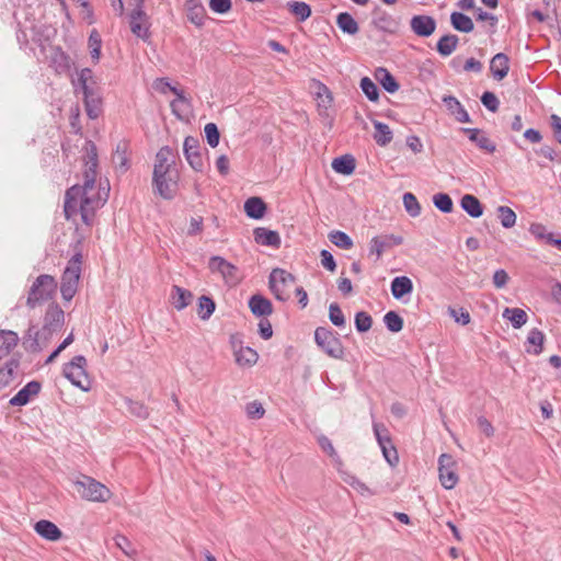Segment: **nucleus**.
Listing matches in <instances>:
<instances>
[{"label": "nucleus", "mask_w": 561, "mask_h": 561, "mask_svg": "<svg viewBox=\"0 0 561 561\" xmlns=\"http://www.w3.org/2000/svg\"><path fill=\"white\" fill-rule=\"evenodd\" d=\"M98 153L94 144L89 142L87 148V160L84 170L83 185H73L67 190L65 195L64 211L67 219L72 218L78 213L84 224H89L95 209L103 206L108 196V190L104 191V196L95 192V179L98 174Z\"/></svg>", "instance_id": "f257e3e1"}, {"label": "nucleus", "mask_w": 561, "mask_h": 561, "mask_svg": "<svg viewBox=\"0 0 561 561\" xmlns=\"http://www.w3.org/2000/svg\"><path fill=\"white\" fill-rule=\"evenodd\" d=\"M73 486L81 499L85 501L105 503L112 496V492L106 485L85 474H81L75 480Z\"/></svg>", "instance_id": "f03ea898"}, {"label": "nucleus", "mask_w": 561, "mask_h": 561, "mask_svg": "<svg viewBox=\"0 0 561 561\" xmlns=\"http://www.w3.org/2000/svg\"><path fill=\"white\" fill-rule=\"evenodd\" d=\"M82 255L76 253L69 261L61 276L60 293L66 301H70L77 293L81 274Z\"/></svg>", "instance_id": "7ed1b4c3"}, {"label": "nucleus", "mask_w": 561, "mask_h": 561, "mask_svg": "<svg viewBox=\"0 0 561 561\" xmlns=\"http://www.w3.org/2000/svg\"><path fill=\"white\" fill-rule=\"evenodd\" d=\"M57 289V282L51 275L42 274L33 283L26 305L30 308H35L37 304L46 301L51 298Z\"/></svg>", "instance_id": "20e7f679"}, {"label": "nucleus", "mask_w": 561, "mask_h": 561, "mask_svg": "<svg viewBox=\"0 0 561 561\" xmlns=\"http://www.w3.org/2000/svg\"><path fill=\"white\" fill-rule=\"evenodd\" d=\"M316 344L329 356L335 359L344 357V347L337 334L329 328L319 327L314 331Z\"/></svg>", "instance_id": "39448f33"}, {"label": "nucleus", "mask_w": 561, "mask_h": 561, "mask_svg": "<svg viewBox=\"0 0 561 561\" xmlns=\"http://www.w3.org/2000/svg\"><path fill=\"white\" fill-rule=\"evenodd\" d=\"M295 284V277L282 268H274L268 277V286L274 297L279 301H286L290 297V288Z\"/></svg>", "instance_id": "423d86ee"}, {"label": "nucleus", "mask_w": 561, "mask_h": 561, "mask_svg": "<svg viewBox=\"0 0 561 561\" xmlns=\"http://www.w3.org/2000/svg\"><path fill=\"white\" fill-rule=\"evenodd\" d=\"M85 357L77 355L64 367V376L70 380L73 386L82 389L83 391H88L90 389V380L85 371Z\"/></svg>", "instance_id": "0eeeda50"}, {"label": "nucleus", "mask_w": 561, "mask_h": 561, "mask_svg": "<svg viewBox=\"0 0 561 561\" xmlns=\"http://www.w3.org/2000/svg\"><path fill=\"white\" fill-rule=\"evenodd\" d=\"M178 180L179 174L176 170L153 174V192L163 199H173L178 192Z\"/></svg>", "instance_id": "6e6552de"}, {"label": "nucleus", "mask_w": 561, "mask_h": 561, "mask_svg": "<svg viewBox=\"0 0 561 561\" xmlns=\"http://www.w3.org/2000/svg\"><path fill=\"white\" fill-rule=\"evenodd\" d=\"M144 1L137 0L136 7L129 14V26L136 37L147 41L150 37L149 28L151 24L149 15L144 10Z\"/></svg>", "instance_id": "1a4fd4ad"}, {"label": "nucleus", "mask_w": 561, "mask_h": 561, "mask_svg": "<svg viewBox=\"0 0 561 561\" xmlns=\"http://www.w3.org/2000/svg\"><path fill=\"white\" fill-rule=\"evenodd\" d=\"M373 430L385 459L391 467H394L399 462V456L391 442L389 431L383 424L377 422L373 423Z\"/></svg>", "instance_id": "9d476101"}, {"label": "nucleus", "mask_w": 561, "mask_h": 561, "mask_svg": "<svg viewBox=\"0 0 561 561\" xmlns=\"http://www.w3.org/2000/svg\"><path fill=\"white\" fill-rule=\"evenodd\" d=\"M457 462L449 454H442L438 458L439 481L444 489L451 490L458 483L456 472Z\"/></svg>", "instance_id": "9b49d317"}, {"label": "nucleus", "mask_w": 561, "mask_h": 561, "mask_svg": "<svg viewBox=\"0 0 561 561\" xmlns=\"http://www.w3.org/2000/svg\"><path fill=\"white\" fill-rule=\"evenodd\" d=\"M75 93H81L82 96L100 92L98 79L94 77L90 68H82L77 71V78L72 79Z\"/></svg>", "instance_id": "f8f14e48"}, {"label": "nucleus", "mask_w": 561, "mask_h": 561, "mask_svg": "<svg viewBox=\"0 0 561 561\" xmlns=\"http://www.w3.org/2000/svg\"><path fill=\"white\" fill-rule=\"evenodd\" d=\"M65 322V312L58 305H50L45 313L42 334L51 339L53 334L58 332Z\"/></svg>", "instance_id": "ddd939ff"}, {"label": "nucleus", "mask_w": 561, "mask_h": 561, "mask_svg": "<svg viewBox=\"0 0 561 561\" xmlns=\"http://www.w3.org/2000/svg\"><path fill=\"white\" fill-rule=\"evenodd\" d=\"M184 156L188 164L195 171H203L204 161L201 153V145L197 138L187 136L183 144Z\"/></svg>", "instance_id": "4468645a"}, {"label": "nucleus", "mask_w": 561, "mask_h": 561, "mask_svg": "<svg viewBox=\"0 0 561 561\" xmlns=\"http://www.w3.org/2000/svg\"><path fill=\"white\" fill-rule=\"evenodd\" d=\"M403 243V238L396 234H382L374 237L369 242V254L376 255V260H379L382 253L394 245Z\"/></svg>", "instance_id": "2eb2a0df"}, {"label": "nucleus", "mask_w": 561, "mask_h": 561, "mask_svg": "<svg viewBox=\"0 0 561 561\" xmlns=\"http://www.w3.org/2000/svg\"><path fill=\"white\" fill-rule=\"evenodd\" d=\"M20 355L12 356L0 367V389L5 388L20 376Z\"/></svg>", "instance_id": "dca6fc26"}, {"label": "nucleus", "mask_w": 561, "mask_h": 561, "mask_svg": "<svg viewBox=\"0 0 561 561\" xmlns=\"http://www.w3.org/2000/svg\"><path fill=\"white\" fill-rule=\"evenodd\" d=\"M165 87L175 95V99L171 101L170 106L172 113L179 117L183 118L191 111V102L184 95L183 90L178 89L176 87H172L169 82H164Z\"/></svg>", "instance_id": "f3484780"}, {"label": "nucleus", "mask_w": 561, "mask_h": 561, "mask_svg": "<svg viewBox=\"0 0 561 561\" xmlns=\"http://www.w3.org/2000/svg\"><path fill=\"white\" fill-rule=\"evenodd\" d=\"M42 389L39 381L32 380L27 382L14 397L9 401L12 407L26 405Z\"/></svg>", "instance_id": "a211bd4d"}, {"label": "nucleus", "mask_w": 561, "mask_h": 561, "mask_svg": "<svg viewBox=\"0 0 561 561\" xmlns=\"http://www.w3.org/2000/svg\"><path fill=\"white\" fill-rule=\"evenodd\" d=\"M410 26L417 36L428 37L436 28V21L430 15H414L410 21Z\"/></svg>", "instance_id": "6ab92c4d"}, {"label": "nucleus", "mask_w": 561, "mask_h": 561, "mask_svg": "<svg viewBox=\"0 0 561 561\" xmlns=\"http://www.w3.org/2000/svg\"><path fill=\"white\" fill-rule=\"evenodd\" d=\"M39 335H43L42 329L37 330L35 327L28 328L26 335L23 337V346L27 352L38 353L48 345L50 339L45 335V341L41 342Z\"/></svg>", "instance_id": "aec40b11"}, {"label": "nucleus", "mask_w": 561, "mask_h": 561, "mask_svg": "<svg viewBox=\"0 0 561 561\" xmlns=\"http://www.w3.org/2000/svg\"><path fill=\"white\" fill-rule=\"evenodd\" d=\"M174 163L173 151L170 147H162L156 154V162L153 167V174L167 173L173 170L172 164Z\"/></svg>", "instance_id": "412c9836"}, {"label": "nucleus", "mask_w": 561, "mask_h": 561, "mask_svg": "<svg viewBox=\"0 0 561 561\" xmlns=\"http://www.w3.org/2000/svg\"><path fill=\"white\" fill-rule=\"evenodd\" d=\"M461 130L468 136L469 140L474 142L480 149L485 150L489 153H493L495 151V144L480 129L462 128Z\"/></svg>", "instance_id": "4be33fe9"}, {"label": "nucleus", "mask_w": 561, "mask_h": 561, "mask_svg": "<svg viewBox=\"0 0 561 561\" xmlns=\"http://www.w3.org/2000/svg\"><path fill=\"white\" fill-rule=\"evenodd\" d=\"M447 111L458 121L459 123H470V116L462 104L453 95H445L443 98Z\"/></svg>", "instance_id": "5701e85b"}, {"label": "nucleus", "mask_w": 561, "mask_h": 561, "mask_svg": "<svg viewBox=\"0 0 561 561\" xmlns=\"http://www.w3.org/2000/svg\"><path fill=\"white\" fill-rule=\"evenodd\" d=\"M34 529L41 537L49 541H57L62 537L61 530L50 520H38L34 525Z\"/></svg>", "instance_id": "b1692460"}, {"label": "nucleus", "mask_w": 561, "mask_h": 561, "mask_svg": "<svg viewBox=\"0 0 561 561\" xmlns=\"http://www.w3.org/2000/svg\"><path fill=\"white\" fill-rule=\"evenodd\" d=\"M254 240L261 245L279 248L280 237L277 231L267 228L259 227L253 231Z\"/></svg>", "instance_id": "393cba45"}, {"label": "nucleus", "mask_w": 561, "mask_h": 561, "mask_svg": "<svg viewBox=\"0 0 561 561\" xmlns=\"http://www.w3.org/2000/svg\"><path fill=\"white\" fill-rule=\"evenodd\" d=\"M490 70L492 72V76L495 80H502L504 79L508 71H510V59L508 57L503 54L499 53L496 54L490 62Z\"/></svg>", "instance_id": "a878e982"}, {"label": "nucleus", "mask_w": 561, "mask_h": 561, "mask_svg": "<svg viewBox=\"0 0 561 561\" xmlns=\"http://www.w3.org/2000/svg\"><path fill=\"white\" fill-rule=\"evenodd\" d=\"M249 308L256 317H267L273 312L272 302L262 295H253L249 299Z\"/></svg>", "instance_id": "bb28decb"}, {"label": "nucleus", "mask_w": 561, "mask_h": 561, "mask_svg": "<svg viewBox=\"0 0 561 561\" xmlns=\"http://www.w3.org/2000/svg\"><path fill=\"white\" fill-rule=\"evenodd\" d=\"M208 266L211 272L220 273L224 278H233L237 271L234 265L218 255L209 259Z\"/></svg>", "instance_id": "cd10ccee"}, {"label": "nucleus", "mask_w": 561, "mask_h": 561, "mask_svg": "<svg viewBox=\"0 0 561 561\" xmlns=\"http://www.w3.org/2000/svg\"><path fill=\"white\" fill-rule=\"evenodd\" d=\"M193 300V294L188 289L182 288L178 285L172 287L171 302L173 307L181 311L186 308Z\"/></svg>", "instance_id": "c85d7f7f"}, {"label": "nucleus", "mask_w": 561, "mask_h": 561, "mask_svg": "<svg viewBox=\"0 0 561 561\" xmlns=\"http://www.w3.org/2000/svg\"><path fill=\"white\" fill-rule=\"evenodd\" d=\"M83 103L89 118L95 119L101 115L103 106L101 92L83 96Z\"/></svg>", "instance_id": "c756f323"}, {"label": "nucleus", "mask_w": 561, "mask_h": 561, "mask_svg": "<svg viewBox=\"0 0 561 561\" xmlns=\"http://www.w3.org/2000/svg\"><path fill=\"white\" fill-rule=\"evenodd\" d=\"M545 334L539 329H533L529 331L526 340V352L534 355H539L543 348Z\"/></svg>", "instance_id": "7c9ffc66"}, {"label": "nucleus", "mask_w": 561, "mask_h": 561, "mask_svg": "<svg viewBox=\"0 0 561 561\" xmlns=\"http://www.w3.org/2000/svg\"><path fill=\"white\" fill-rule=\"evenodd\" d=\"M19 343V336L10 330H0V359L8 356Z\"/></svg>", "instance_id": "2f4dec72"}, {"label": "nucleus", "mask_w": 561, "mask_h": 561, "mask_svg": "<svg viewBox=\"0 0 561 561\" xmlns=\"http://www.w3.org/2000/svg\"><path fill=\"white\" fill-rule=\"evenodd\" d=\"M412 290L413 283L408 276H397L391 282V294L396 299H401Z\"/></svg>", "instance_id": "473e14b6"}, {"label": "nucleus", "mask_w": 561, "mask_h": 561, "mask_svg": "<svg viewBox=\"0 0 561 561\" xmlns=\"http://www.w3.org/2000/svg\"><path fill=\"white\" fill-rule=\"evenodd\" d=\"M460 206L472 218H479L483 215V206L474 195H463L460 199Z\"/></svg>", "instance_id": "72a5a7b5"}, {"label": "nucleus", "mask_w": 561, "mask_h": 561, "mask_svg": "<svg viewBox=\"0 0 561 561\" xmlns=\"http://www.w3.org/2000/svg\"><path fill=\"white\" fill-rule=\"evenodd\" d=\"M244 211L252 219H261L266 211V205L260 197H250L244 203Z\"/></svg>", "instance_id": "f704fd0d"}, {"label": "nucleus", "mask_w": 561, "mask_h": 561, "mask_svg": "<svg viewBox=\"0 0 561 561\" xmlns=\"http://www.w3.org/2000/svg\"><path fill=\"white\" fill-rule=\"evenodd\" d=\"M355 159L351 154H344L333 159L332 169L340 174L351 175L355 170Z\"/></svg>", "instance_id": "c9c22d12"}, {"label": "nucleus", "mask_w": 561, "mask_h": 561, "mask_svg": "<svg viewBox=\"0 0 561 561\" xmlns=\"http://www.w3.org/2000/svg\"><path fill=\"white\" fill-rule=\"evenodd\" d=\"M375 78L379 81L381 87L389 93H394L399 90V83L396 78L386 69L378 68L375 71Z\"/></svg>", "instance_id": "e433bc0d"}, {"label": "nucleus", "mask_w": 561, "mask_h": 561, "mask_svg": "<svg viewBox=\"0 0 561 561\" xmlns=\"http://www.w3.org/2000/svg\"><path fill=\"white\" fill-rule=\"evenodd\" d=\"M458 43L459 38L457 35L446 34L437 42L436 49L440 56L447 57L456 50Z\"/></svg>", "instance_id": "4c0bfd02"}, {"label": "nucleus", "mask_w": 561, "mask_h": 561, "mask_svg": "<svg viewBox=\"0 0 561 561\" xmlns=\"http://www.w3.org/2000/svg\"><path fill=\"white\" fill-rule=\"evenodd\" d=\"M450 23L456 31L462 33H470L474 28L472 20L461 12H453Z\"/></svg>", "instance_id": "58836bf2"}, {"label": "nucleus", "mask_w": 561, "mask_h": 561, "mask_svg": "<svg viewBox=\"0 0 561 561\" xmlns=\"http://www.w3.org/2000/svg\"><path fill=\"white\" fill-rule=\"evenodd\" d=\"M336 24L342 32L350 34V35H355L359 31L357 22L347 12H341L337 15Z\"/></svg>", "instance_id": "ea45409f"}, {"label": "nucleus", "mask_w": 561, "mask_h": 561, "mask_svg": "<svg viewBox=\"0 0 561 561\" xmlns=\"http://www.w3.org/2000/svg\"><path fill=\"white\" fill-rule=\"evenodd\" d=\"M374 127L376 129L374 139L377 142V145L385 147L391 142L392 131L387 124L381 123L379 121H374Z\"/></svg>", "instance_id": "a19ab883"}, {"label": "nucleus", "mask_w": 561, "mask_h": 561, "mask_svg": "<svg viewBox=\"0 0 561 561\" xmlns=\"http://www.w3.org/2000/svg\"><path fill=\"white\" fill-rule=\"evenodd\" d=\"M503 318L511 321L513 328H522L528 319L527 313L520 308H505Z\"/></svg>", "instance_id": "79ce46f5"}, {"label": "nucleus", "mask_w": 561, "mask_h": 561, "mask_svg": "<svg viewBox=\"0 0 561 561\" xmlns=\"http://www.w3.org/2000/svg\"><path fill=\"white\" fill-rule=\"evenodd\" d=\"M127 150L128 144L123 140L117 144L116 150L113 153V162L123 172H125L129 167Z\"/></svg>", "instance_id": "37998d69"}, {"label": "nucleus", "mask_w": 561, "mask_h": 561, "mask_svg": "<svg viewBox=\"0 0 561 561\" xmlns=\"http://www.w3.org/2000/svg\"><path fill=\"white\" fill-rule=\"evenodd\" d=\"M286 7L300 22L306 21L311 15V8L306 2L290 1L287 2Z\"/></svg>", "instance_id": "c03bdc74"}, {"label": "nucleus", "mask_w": 561, "mask_h": 561, "mask_svg": "<svg viewBox=\"0 0 561 561\" xmlns=\"http://www.w3.org/2000/svg\"><path fill=\"white\" fill-rule=\"evenodd\" d=\"M236 362L240 366H252L257 362L259 355L251 347H241L234 353Z\"/></svg>", "instance_id": "a18cd8bd"}, {"label": "nucleus", "mask_w": 561, "mask_h": 561, "mask_svg": "<svg viewBox=\"0 0 561 561\" xmlns=\"http://www.w3.org/2000/svg\"><path fill=\"white\" fill-rule=\"evenodd\" d=\"M88 46L92 60L96 64L101 57L102 38L100 33L94 28L91 31L88 39Z\"/></svg>", "instance_id": "49530a36"}, {"label": "nucleus", "mask_w": 561, "mask_h": 561, "mask_svg": "<svg viewBox=\"0 0 561 561\" xmlns=\"http://www.w3.org/2000/svg\"><path fill=\"white\" fill-rule=\"evenodd\" d=\"M329 239L334 245L343 250H350L354 245L352 238L347 233L340 230L331 231L329 233Z\"/></svg>", "instance_id": "de8ad7c7"}, {"label": "nucleus", "mask_w": 561, "mask_h": 561, "mask_svg": "<svg viewBox=\"0 0 561 561\" xmlns=\"http://www.w3.org/2000/svg\"><path fill=\"white\" fill-rule=\"evenodd\" d=\"M216 308L215 301L208 296L198 298L197 313L202 320H208L214 313Z\"/></svg>", "instance_id": "09e8293b"}, {"label": "nucleus", "mask_w": 561, "mask_h": 561, "mask_svg": "<svg viewBox=\"0 0 561 561\" xmlns=\"http://www.w3.org/2000/svg\"><path fill=\"white\" fill-rule=\"evenodd\" d=\"M53 64L56 67V70L61 73L70 70L72 61L71 58L58 48L53 56Z\"/></svg>", "instance_id": "8fccbe9b"}, {"label": "nucleus", "mask_w": 561, "mask_h": 561, "mask_svg": "<svg viewBox=\"0 0 561 561\" xmlns=\"http://www.w3.org/2000/svg\"><path fill=\"white\" fill-rule=\"evenodd\" d=\"M497 217L501 225L506 229L514 227L516 224V214L508 206H499Z\"/></svg>", "instance_id": "3c124183"}, {"label": "nucleus", "mask_w": 561, "mask_h": 561, "mask_svg": "<svg viewBox=\"0 0 561 561\" xmlns=\"http://www.w3.org/2000/svg\"><path fill=\"white\" fill-rule=\"evenodd\" d=\"M386 328L393 333L403 329V319L396 311H388L383 317Z\"/></svg>", "instance_id": "603ef678"}, {"label": "nucleus", "mask_w": 561, "mask_h": 561, "mask_svg": "<svg viewBox=\"0 0 561 561\" xmlns=\"http://www.w3.org/2000/svg\"><path fill=\"white\" fill-rule=\"evenodd\" d=\"M360 89L368 100L376 102L379 99V90L376 83L368 77L360 80Z\"/></svg>", "instance_id": "864d4df0"}, {"label": "nucleus", "mask_w": 561, "mask_h": 561, "mask_svg": "<svg viewBox=\"0 0 561 561\" xmlns=\"http://www.w3.org/2000/svg\"><path fill=\"white\" fill-rule=\"evenodd\" d=\"M433 204L442 213L449 214L453 210L454 204L450 196L446 193H437L433 196Z\"/></svg>", "instance_id": "5fc2aeb1"}, {"label": "nucleus", "mask_w": 561, "mask_h": 561, "mask_svg": "<svg viewBox=\"0 0 561 561\" xmlns=\"http://www.w3.org/2000/svg\"><path fill=\"white\" fill-rule=\"evenodd\" d=\"M403 205H404V208H405L407 213L411 217L420 216V214H421V205L417 202V199H416L414 194H412L410 192L404 193V195H403Z\"/></svg>", "instance_id": "6e6d98bb"}, {"label": "nucleus", "mask_w": 561, "mask_h": 561, "mask_svg": "<svg viewBox=\"0 0 561 561\" xmlns=\"http://www.w3.org/2000/svg\"><path fill=\"white\" fill-rule=\"evenodd\" d=\"M116 547L122 550V552L129 557L134 558L137 554L136 549L134 548L133 543L123 535H117L114 538Z\"/></svg>", "instance_id": "4d7b16f0"}, {"label": "nucleus", "mask_w": 561, "mask_h": 561, "mask_svg": "<svg viewBox=\"0 0 561 561\" xmlns=\"http://www.w3.org/2000/svg\"><path fill=\"white\" fill-rule=\"evenodd\" d=\"M329 319L337 328L345 325V317L336 302H332L329 306Z\"/></svg>", "instance_id": "13d9d810"}, {"label": "nucleus", "mask_w": 561, "mask_h": 561, "mask_svg": "<svg viewBox=\"0 0 561 561\" xmlns=\"http://www.w3.org/2000/svg\"><path fill=\"white\" fill-rule=\"evenodd\" d=\"M126 404L129 413L133 415L144 420L149 416V410L144 403L127 399Z\"/></svg>", "instance_id": "bf43d9fd"}, {"label": "nucleus", "mask_w": 561, "mask_h": 561, "mask_svg": "<svg viewBox=\"0 0 561 561\" xmlns=\"http://www.w3.org/2000/svg\"><path fill=\"white\" fill-rule=\"evenodd\" d=\"M373 325V318L365 311L355 314V328L358 332H367Z\"/></svg>", "instance_id": "052dcab7"}, {"label": "nucleus", "mask_w": 561, "mask_h": 561, "mask_svg": "<svg viewBox=\"0 0 561 561\" xmlns=\"http://www.w3.org/2000/svg\"><path fill=\"white\" fill-rule=\"evenodd\" d=\"M204 131L207 139V144L211 148H216L220 140V134L217 125L215 123H208L206 124Z\"/></svg>", "instance_id": "680f3d73"}, {"label": "nucleus", "mask_w": 561, "mask_h": 561, "mask_svg": "<svg viewBox=\"0 0 561 561\" xmlns=\"http://www.w3.org/2000/svg\"><path fill=\"white\" fill-rule=\"evenodd\" d=\"M345 482L348 483L353 489H355L363 496H371L375 494L374 491H371L364 482H362L359 479H357L354 476H348L345 479Z\"/></svg>", "instance_id": "e2e57ef3"}, {"label": "nucleus", "mask_w": 561, "mask_h": 561, "mask_svg": "<svg viewBox=\"0 0 561 561\" xmlns=\"http://www.w3.org/2000/svg\"><path fill=\"white\" fill-rule=\"evenodd\" d=\"M245 413L249 419L259 420L263 417L265 410L261 402L254 400L252 402L247 403Z\"/></svg>", "instance_id": "0e129e2a"}, {"label": "nucleus", "mask_w": 561, "mask_h": 561, "mask_svg": "<svg viewBox=\"0 0 561 561\" xmlns=\"http://www.w3.org/2000/svg\"><path fill=\"white\" fill-rule=\"evenodd\" d=\"M481 102L489 111L493 113L499 110L500 101L493 92H484L481 96Z\"/></svg>", "instance_id": "69168bd1"}, {"label": "nucleus", "mask_w": 561, "mask_h": 561, "mask_svg": "<svg viewBox=\"0 0 561 561\" xmlns=\"http://www.w3.org/2000/svg\"><path fill=\"white\" fill-rule=\"evenodd\" d=\"M187 16L193 24L196 26H202L205 19L204 8L202 5H195L194 8H191Z\"/></svg>", "instance_id": "338daca9"}, {"label": "nucleus", "mask_w": 561, "mask_h": 561, "mask_svg": "<svg viewBox=\"0 0 561 561\" xmlns=\"http://www.w3.org/2000/svg\"><path fill=\"white\" fill-rule=\"evenodd\" d=\"M209 8L218 14H225L231 9V0H209Z\"/></svg>", "instance_id": "774afa93"}]
</instances>
